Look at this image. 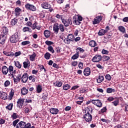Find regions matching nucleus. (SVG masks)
Masks as SVG:
<instances>
[{
  "mask_svg": "<svg viewBox=\"0 0 128 128\" xmlns=\"http://www.w3.org/2000/svg\"><path fill=\"white\" fill-rule=\"evenodd\" d=\"M64 26H66L62 24H58V23L54 24L53 26V30L54 32V34H58L59 30H60L61 32H64L66 30V28Z\"/></svg>",
  "mask_w": 128,
  "mask_h": 128,
  "instance_id": "nucleus-1",
  "label": "nucleus"
},
{
  "mask_svg": "<svg viewBox=\"0 0 128 128\" xmlns=\"http://www.w3.org/2000/svg\"><path fill=\"white\" fill-rule=\"evenodd\" d=\"M9 40L11 44H16L20 40L18 33V32H15L12 36H10Z\"/></svg>",
  "mask_w": 128,
  "mask_h": 128,
  "instance_id": "nucleus-2",
  "label": "nucleus"
},
{
  "mask_svg": "<svg viewBox=\"0 0 128 128\" xmlns=\"http://www.w3.org/2000/svg\"><path fill=\"white\" fill-rule=\"evenodd\" d=\"M82 17L80 16H74L72 18L73 24L76 26H80L82 24Z\"/></svg>",
  "mask_w": 128,
  "mask_h": 128,
  "instance_id": "nucleus-3",
  "label": "nucleus"
},
{
  "mask_svg": "<svg viewBox=\"0 0 128 128\" xmlns=\"http://www.w3.org/2000/svg\"><path fill=\"white\" fill-rule=\"evenodd\" d=\"M62 22L66 27L70 26V25L72 26V21L71 18H70L68 19L63 18Z\"/></svg>",
  "mask_w": 128,
  "mask_h": 128,
  "instance_id": "nucleus-4",
  "label": "nucleus"
},
{
  "mask_svg": "<svg viewBox=\"0 0 128 128\" xmlns=\"http://www.w3.org/2000/svg\"><path fill=\"white\" fill-rule=\"evenodd\" d=\"M42 8L48 10V12H52L54 10V9H52V6L48 2H43L42 4Z\"/></svg>",
  "mask_w": 128,
  "mask_h": 128,
  "instance_id": "nucleus-5",
  "label": "nucleus"
},
{
  "mask_svg": "<svg viewBox=\"0 0 128 128\" xmlns=\"http://www.w3.org/2000/svg\"><path fill=\"white\" fill-rule=\"evenodd\" d=\"M25 8H26V10H32V12H36V8L35 7L34 4H30L29 3L26 4Z\"/></svg>",
  "mask_w": 128,
  "mask_h": 128,
  "instance_id": "nucleus-6",
  "label": "nucleus"
},
{
  "mask_svg": "<svg viewBox=\"0 0 128 128\" xmlns=\"http://www.w3.org/2000/svg\"><path fill=\"white\" fill-rule=\"evenodd\" d=\"M102 20V16H98L94 18V20L92 21L93 24H100Z\"/></svg>",
  "mask_w": 128,
  "mask_h": 128,
  "instance_id": "nucleus-7",
  "label": "nucleus"
},
{
  "mask_svg": "<svg viewBox=\"0 0 128 128\" xmlns=\"http://www.w3.org/2000/svg\"><path fill=\"white\" fill-rule=\"evenodd\" d=\"M91 102L93 104H94V106H96L98 108H102V102L100 100H92L91 101Z\"/></svg>",
  "mask_w": 128,
  "mask_h": 128,
  "instance_id": "nucleus-8",
  "label": "nucleus"
},
{
  "mask_svg": "<svg viewBox=\"0 0 128 128\" xmlns=\"http://www.w3.org/2000/svg\"><path fill=\"white\" fill-rule=\"evenodd\" d=\"M84 118L87 122H90L92 120V114H85L84 116Z\"/></svg>",
  "mask_w": 128,
  "mask_h": 128,
  "instance_id": "nucleus-9",
  "label": "nucleus"
},
{
  "mask_svg": "<svg viewBox=\"0 0 128 128\" xmlns=\"http://www.w3.org/2000/svg\"><path fill=\"white\" fill-rule=\"evenodd\" d=\"M22 82L26 84L28 80V74L26 72L21 77Z\"/></svg>",
  "mask_w": 128,
  "mask_h": 128,
  "instance_id": "nucleus-10",
  "label": "nucleus"
},
{
  "mask_svg": "<svg viewBox=\"0 0 128 128\" xmlns=\"http://www.w3.org/2000/svg\"><path fill=\"white\" fill-rule=\"evenodd\" d=\"M102 60V56L96 54L92 59V62H98Z\"/></svg>",
  "mask_w": 128,
  "mask_h": 128,
  "instance_id": "nucleus-11",
  "label": "nucleus"
},
{
  "mask_svg": "<svg viewBox=\"0 0 128 128\" xmlns=\"http://www.w3.org/2000/svg\"><path fill=\"white\" fill-rule=\"evenodd\" d=\"M6 38H8V36L6 35H4L2 34L0 35V44H6Z\"/></svg>",
  "mask_w": 128,
  "mask_h": 128,
  "instance_id": "nucleus-12",
  "label": "nucleus"
},
{
  "mask_svg": "<svg viewBox=\"0 0 128 128\" xmlns=\"http://www.w3.org/2000/svg\"><path fill=\"white\" fill-rule=\"evenodd\" d=\"M1 70L2 72V74H4L5 76H6L8 74V70L10 71V67L8 68L6 66H4L2 68Z\"/></svg>",
  "mask_w": 128,
  "mask_h": 128,
  "instance_id": "nucleus-13",
  "label": "nucleus"
},
{
  "mask_svg": "<svg viewBox=\"0 0 128 128\" xmlns=\"http://www.w3.org/2000/svg\"><path fill=\"white\" fill-rule=\"evenodd\" d=\"M83 72L85 76H90V67L85 68Z\"/></svg>",
  "mask_w": 128,
  "mask_h": 128,
  "instance_id": "nucleus-14",
  "label": "nucleus"
},
{
  "mask_svg": "<svg viewBox=\"0 0 128 128\" xmlns=\"http://www.w3.org/2000/svg\"><path fill=\"white\" fill-rule=\"evenodd\" d=\"M24 98H20L18 100L17 104L19 108H22V106H24Z\"/></svg>",
  "mask_w": 128,
  "mask_h": 128,
  "instance_id": "nucleus-15",
  "label": "nucleus"
},
{
  "mask_svg": "<svg viewBox=\"0 0 128 128\" xmlns=\"http://www.w3.org/2000/svg\"><path fill=\"white\" fill-rule=\"evenodd\" d=\"M20 80H22V75L20 74H18L16 78H14V82L16 84H18L20 82Z\"/></svg>",
  "mask_w": 128,
  "mask_h": 128,
  "instance_id": "nucleus-16",
  "label": "nucleus"
},
{
  "mask_svg": "<svg viewBox=\"0 0 128 128\" xmlns=\"http://www.w3.org/2000/svg\"><path fill=\"white\" fill-rule=\"evenodd\" d=\"M2 34L6 36H7L8 35V27L4 26L2 28Z\"/></svg>",
  "mask_w": 128,
  "mask_h": 128,
  "instance_id": "nucleus-17",
  "label": "nucleus"
},
{
  "mask_svg": "<svg viewBox=\"0 0 128 128\" xmlns=\"http://www.w3.org/2000/svg\"><path fill=\"white\" fill-rule=\"evenodd\" d=\"M14 12H15V16H20V12H22V10L20 8L17 7L15 8Z\"/></svg>",
  "mask_w": 128,
  "mask_h": 128,
  "instance_id": "nucleus-18",
  "label": "nucleus"
},
{
  "mask_svg": "<svg viewBox=\"0 0 128 128\" xmlns=\"http://www.w3.org/2000/svg\"><path fill=\"white\" fill-rule=\"evenodd\" d=\"M50 110L52 114H58L60 112V110H58V109L56 108H50Z\"/></svg>",
  "mask_w": 128,
  "mask_h": 128,
  "instance_id": "nucleus-19",
  "label": "nucleus"
},
{
  "mask_svg": "<svg viewBox=\"0 0 128 128\" xmlns=\"http://www.w3.org/2000/svg\"><path fill=\"white\" fill-rule=\"evenodd\" d=\"M28 93V88L26 89V87H23L21 89V94L22 96H26Z\"/></svg>",
  "mask_w": 128,
  "mask_h": 128,
  "instance_id": "nucleus-20",
  "label": "nucleus"
},
{
  "mask_svg": "<svg viewBox=\"0 0 128 128\" xmlns=\"http://www.w3.org/2000/svg\"><path fill=\"white\" fill-rule=\"evenodd\" d=\"M25 125H26V122L21 121L17 124L16 128H24Z\"/></svg>",
  "mask_w": 128,
  "mask_h": 128,
  "instance_id": "nucleus-21",
  "label": "nucleus"
},
{
  "mask_svg": "<svg viewBox=\"0 0 128 128\" xmlns=\"http://www.w3.org/2000/svg\"><path fill=\"white\" fill-rule=\"evenodd\" d=\"M5 56H14V52H6V51H4L3 52Z\"/></svg>",
  "mask_w": 128,
  "mask_h": 128,
  "instance_id": "nucleus-22",
  "label": "nucleus"
},
{
  "mask_svg": "<svg viewBox=\"0 0 128 128\" xmlns=\"http://www.w3.org/2000/svg\"><path fill=\"white\" fill-rule=\"evenodd\" d=\"M44 34L46 38H48L50 36V32L48 30H44Z\"/></svg>",
  "mask_w": 128,
  "mask_h": 128,
  "instance_id": "nucleus-23",
  "label": "nucleus"
},
{
  "mask_svg": "<svg viewBox=\"0 0 128 128\" xmlns=\"http://www.w3.org/2000/svg\"><path fill=\"white\" fill-rule=\"evenodd\" d=\"M36 56V52H34L33 54L30 56V60L31 62H34Z\"/></svg>",
  "mask_w": 128,
  "mask_h": 128,
  "instance_id": "nucleus-24",
  "label": "nucleus"
},
{
  "mask_svg": "<svg viewBox=\"0 0 128 128\" xmlns=\"http://www.w3.org/2000/svg\"><path fill=\"white\" fill-rule=\"evenodd\" d=\"M89 46H91L92 48H94L98 46L96 44V42L94 40H92L89 42Z\"/></svg>",
  "mask_w": 128,
  "mask_h": 128,
  "instance_id": "nucleus-25",
  "label": "nucleus"
},
{
  "mask_svg": "<svg viewBox=\"0 0 128 128\" xmlns=\"http://www.w3.org/2000/svg\"><path fill=\"white\" fill-rule=\"evenodd\" d=\"M9 72H10V74L12 76V78H14V66H9Z\"/></svg>",
  "mask_w": 128,
  "mask_h": 128,
  "instance_id": "nucleus-26",
  "label": "nucleus"
},
{
  "mask_svg": "<svg viewBox=\"0 0 128 128\" xmlns=\"http://www.w3.org/2000/svg\"><path fill=\"white\" fill-rule=\"evenodd\" d=\"M85 114H92V108H86Z\"/></svg>",
  "mask_w": 128,
  "mask_h": 128,
  "instance_id": "nucleus-27",
  "label": "nucleus"
},
{
  "mask_svg": "<svg viewBox=\"0 0 128 128\" xmlns=\"http://www.w3.org/2000/svg\"><path fill=\"white\" fill-rule=\"evenodd\" d=\"M104 76H100L98 77H96V80L98 84H100V82H104Z\"/></svg>",
  "mask_w": 128,
  "mask_h": 128,
  "instance_id": "nucleus-28",
  "label": "nucleus"
},
{
  "mask_svg": "<svg viewBox=\"0 0 128 128\" xmlns=\"http://www.w3.org/2000/svg\"><path fill=\"white\" fill-rule=\"evenodd\" d=\"M0 98L4 100H8V94L4 92H2Z\"/></svg>",
  "mask_w": 128,
  "mask_h": 128,
  "instance_id": "nucleus-29",
  "label": "nucleus"
},
{
  "mask_svg": "<svg viewBox=\"0 0 128 128\" xmlns=\"http://www.w3.org/2000/svg\"><path fill=\"white\" fill-rule=\"evenodd\" d=\"M79 56H80V52H76V54L72 56V60H77V58H78Z\"/></svg>",
  "mask_w": 128,
  "mask_h": 128,
  "instance_id": "nucleus-30",
  "label": "nucleus"
},
{
  "mask_svg": "<svg viewBox=\"0 0 128 128\" xmlns=\"http://www.w3.org/2000/svg\"><path fill=\"white\" fill-rule=\"evenodd\" d=\"M118 30L122 34H126V28L124 26H119L118 27Z\"/></svg>",
  "mask_w": 128,
  "mask_h": 128,
  "instance_id": "nucleus-31",
  "label": "nucleus"
},
{
  "mask_svg": "<svg viewBox=\"0 0 128 128\" xmlns=\"http://www.w3.org/2000/svg\"><path fill=\"white\" fill-rule=\"evenodd\" d=\"M32 32V30L28 26H25L22 28L23 32Z\"/></svg>",
  "mask_w": 128,
  "mask_h": 128,
  "instance_id": "nucleus-32",
  "label": "nucleus"
},
{
  "mask_svg": "<svg viewBox=\"0 0 128 128\" xmlns=\"http://www.w3.org/2000/svg\"><path fill=\"white\" fill-rule=\"evenodd\" d=\"M106 32L105 30L104 29H101L100 30H99L98 32V36H104Z\"/></svg>",
  "mask_w": 128,
  "mask_h": 128,
  "instance_id": "nucleus-33",
  "label": "nucleus"
},
{
  "mask_svg": "<svg viewBox=\"0 0 128 128\" xmlns=\"http://www.w3.org/2000/svg\"><path fill=\"white\" fill-rule=\"evenodd\" d=\"M42 88L40 84H38L36 87V92L40 94V92H42Z\"/></svg>",
  "mask_w": 128,
  "mask_h": 128,
  "instance_id": "nucleus-34",
  "label": "nucleus"
},
{
  "mask_svg": "<svg viewBox=\"0 0 128 128\" xmlns=\"http://www.w3.org/2000/svg\"><path fill=\"white\" fill-rule=\"evenodd\" d=\"M36 77L34 76H30L28 77V80H32V82H36Z\"/></svg>",
  "mask_w": 128,
  "mask_h": 128,
  "instance_id": "nucleus-35",
  "label": "nucleus"
},
{
  "mask_svg": "<svg viewBox=\"0 0 128 128\" xmlns=\"http://www.w3.org/2000/svg\"><path fill=\"white\" fill-rule=\"evenodd\" d=\"M11 26H16V24H18V19L16 18H14L11 21Z\"/></svg>",
  "mask_w": 128,
  "mask_h": 128,
  "instance_id": "nucleus-36",
  "label": "nucleus"
},
{
  "mask_svg": "<svg viewBox=\"0 0 128 128\" xmlns=\"http://www.w3.org/2000/svg\"><path fill=\"white\" fill-rule=\"evenodd\" d=\"M70 86L68 84H65L63 85V90H70Z\"/></svg>",
  "mask_w": 128,
  "mask_h": 128,
  "instance_id": "nucleus-37",
  "label": "nucleus"
},
{
  "mask_svg": "<svg viewBox=\"0 0 128 128\" xmlns=\"http://www.w3.org/2000/svg\"><path fill=\"white\" fill-rule=\"evenodd\" d=\"M14 64L16 68H22V65L18 61H14Z\"/></svg>",
  "mask_w": 128,
  "mask_h": 128,
  "instance_id": "nucleus-38",
  "label": "nucleus"
},
{
  "mask_svg": "<svg viewBox=\"0 0 128 128\" xmlns=\"http://www.w3.org/2000/svg\"><path fill=\"white\" fill-rule=\"evenodd\" d=\"M12 106H14V104L10 103L6 107V110H12Z\"/></svg>",
  "mask_w": 128,
  "mask_h": 128,
  "instance_id": "nucleus-39",
  "label": "nucleus"
},
{
  "mask_svg": "<svg viewBox=\"0 0 128 128\" xmlns=\"http://www.w3.org/2000/svg\"><path fill=\"white\" fill-rule=\"evenodd\" d=\"M116 92V90L113 89L112 88H107L106 92L108 94H112V92Z\"/></svg>",
  "mask_w": 128,
  "mask_h": 128,
  "instance_id": "nucleus-40",
  "label": "nucleus"
},
{
  "mask_svg": "<svg viewBox=\"0 0 128 128\" xmlns=\"http://www.w3.org/2000/svg\"><path fill=\"white\" fill-rule=\"evenodd\" d=\"M51 56H52V54H50V52H47L44 54V58H46V60H50Z\"/></svg>",
  "mask_w": 128,
  "mask_h": 128,
  "instance_id": "nucleus-41",
  "label": "nucleus"
},
{
  "mask_svg": "<svg viewBox=\"0 0 128 128\" xmlns=\"http://www.w3.org/2000/svg\"><path fill=\"white\" fill-rule=\"evenodd\" d=\"M54 84H55L56 86H58V88H60L62 86V82H56V83H54Z\"/></svg>",
  "mask_w": 128,
  "mask_h": 128,
  "instance_id": "nucleus-42",
  "label": "nucleus"
},
{
  "mask_svg": "<svg viewBox=\"0 0 128 128\" xmlns=\"http://www.w3.org/2000/svg\"><path fill=\"white\" fill-rule=\"evenodd\" d=\"M67 38H68L72 42H74V36L72 34H69Z\"/></svg>",
  "mask_w": 128,
  "mask_h": 128,
  "instance_id": "nucleus-43",
  "label": "nucleus"
},
{
  "mask_svg": "<svg viewBox=\"0 0 128 128\" xmlns=\"http://www.w3.org/2000/svg\"><path fill=\"white\" fill-rule=\"evenodd\" d=\"M10 86V80H7L4 83V88H8V86Z\"/></svg>",
  "mask_w": 128,
  "mask_h": 128,
  "instance_id": "nucleus-44",
  "label": "nucleus"
},
{
  "mask_svg": "<svg viewBox=\"0 0 128 128\" xmlns=\"http://www.w3.org/2000/svg\"><path fill=\"white\" fill-rule=\"evenodd\" d=\"M48 50L52 54H54V48H52V46H48Z\"/></svg>",
  "mask_w": 128,
  "mask_h": 128,
  "instance_id": "nucleus-45",
  "label": "nucleus"
},
{
  "mask_svg": "<svg viewBox=\"0 0 128 128\" xmlns=\"http://www.w3.org/2000/svg\"><path fill=\"white\" fill-rule=\"evenodd\" d=\"M23 64H24V68H28V64H30V62H28V60L27 62H23Z\"/></svg>",
  "mask_w": 128,
  "mask_h": 128,
  "instance_id": "nucleus-46",
  "label": "nucleus"
},
{
  "mask_svg": "<svg viewBox=\"0 0 128 128\" xmlns=\"http://www.w3.org/2000/svg\"><path fill=\"white\" fill-rule=\"evenodd\" d=\"M30 42L28 40L24 41L21 43L22 46H26L27 44H30Z\"/></svg>",
  "mask_w": 128,
  "mask_h": 128,
  "instance_id": "nucleus-47",
  "label": "nucleus"
},
{
  "mask_svg": "<svg viewBox=\"0 0 128 128\" xmlns=\"http://www.w3.org/2000/svg\"><path fill=\"white\" fill-rule=\"evenodd\" d=\"M45 44L47 45L48 46H51L52 44H54V42L50 40H46L45 42Z\"/></svg>",
  "mask_w": 128,
  "mask_h": 128,
  "instance_id": "nucleus-48",
  "label": "nucleus"
},
{
  "mask_svg": "<svg viewBox=\"0 0 128 128\" xmlns=\"http://www.w3.org/2000/svg\"><path fill=\"white\" fill-rule=\"evenodd\" d=\"M38 22H35L34 24H32V26H31L32 30H36V26H38Z\"/></svg>",
  "mask_w": 128,
  "mask_h": 128,
  "instance_id": "nucleus-49",
  "label": "nucleus"
},
{
  "mask_svg": "<svg viewBox=\"0 0 128 128\" xmlns=\"http://www.w3.org/2000/svg\"><path fill=\"white\" fill-rule=\"evenodd\" d=\"M48 96V94L46 92L42 96V98L44 100H47Z\"/></svg>",
  "mask_w": 128,
  "mask_h": 128,
  "instance_id": "nucleus-50",
  "label": "nucleus"
},
{
  "mask_svg": "<svg viewBox=\"0 0 128 128\" xmlns=\"http://www.w3.org/2000/svg\"><path fill=\"white\" fill-rule=\"evenodd\" d=\"M70 42L72 41L68 38H66L64 40V42H65V44H70Z\"/></svg>",
  "mask_w": 128,
  "mask_h": 128,
  "instance_id": "nucleus-51",
  "label": "nucleus"
},
{
  "mask_svg": "<svg viewBox=\"0 0 128 128\" xmlns=\"http://www.w3.org/2000/svg\"><path fill=\"white\" fill-rule=\"evenodd\" d=\"M76 50H78V52H80L81 54H82V52H84V50L82 48H78Z\"/></svg>",
  "mask_w": 128,
  "mask_h": 128,
  "instance_id": "nucleus-52",
  "label": "nucleus"
},
{
  "mask_svg": "<svg viewBox=\"0 0 128 128\" xmlns=\"http://www.w3.org/2000/svg\"><path fill=\"white\" fill-rule=\"evenodd\" d=\"M55 18H58V20L61 19V20H62L64 18V17H62V15H60V14H56L55 16Z\"/></svg>",
  "mask_w": 128,
  "mask_h": 128,
  "instance_id": "nucleus-53",
  "label": "nucleus"
},
{
  "mask_svg": "<svg viewBox=\"0 0 128 128\" xmlns=\"http://www.w3.org/2000/svg\"><path fill=\"white\" fill-rule=\"evenodd\" d=\"M110 58L108 56H104L102 57V59L104 62H108Z\"/></svg>",
  "mask_w": 128,
  "mask_h": 128,
  "instance_id": "nucleus-54",
  "label": "nucleus"
},
{
  "mask_svg": "<svg viewBox=\"0 0 128 128\" xmlns=\"http://www.w3.org/2000/svg\"><path fill=\"white\" fill-rule=\"evenodd\" d=\"M108 111V108H106V106H104L102 109L100 110V112L102 114L104 112H106Z\"/></svg>",
  "mask_w": 128,
  "mask_h": 128,
  "instance_id": "nucleus-55",
  "label": "nucleus"
},
{
  "mask_svg": "<svg viewBox=\"0 0 128 128\" xmlns=\"http://www.w3.org/2000/svg\"><path fill=\"white\" fill-rule=\"evenodd\" d=\"M112 104H113L114 106H118V104H120V100H117L113 102H112Z\"/></svg>",
  "mask_w": 128,
  "mask_h": 128,
  "instance_id": "nucleus-56",
  "label": "nucleus"
},
{
  "mask_svg": "<svg viewBox=\"0 0 128 128\" xmlns=\"http://www.w3.org/2000/svg\"><path fill=\"white\" fill-rule=\"evenodd\" d=\"M105 78L106 80H112V76L108 74L106 75Z\"/></svg>",
  "mask_w": 128,
  "mask_h": 128,
  "instance_id": "nucleus-57",
  "label": "nucleus"
},
{
  "mask_svg": "<svg viewBox=\"0 0 128 128\" xmlns=\"http://www.w3.org/2000/svg\"><path fill=\"white\" fill-rule=\"evenodd\" d=\"M18 122H20V120L18 119H17L16 120H14V122H13V126L14 127V126H16V124H18Z\"/></svg>",
  "mask_w": 128,
  "mask_h": 128,
  "instance_id": "nucleus-58",
  "label": "nucleus"
},
{
  "mask_svg": "<svg viewBox=\"0 0 128 128\" xmlns=\"http://www.w3.org/2000/svg\"><path fill=\"white\" fill-rule=\"evenodd\" d=\"M78 66L79 68H80V70H82V68H84V63L80 62L78 64Z\"/></svg>",
  "mask_w": 128,
  "mask_h": 128,
  "instance_id": "nucleus-59",
  "label": "nucleus"
},
{
  "mask_svg": "<svg viewBox=\"0 0 128 128\" xmlns=\"http://www.w3.org/2000/svg\"><path fill=\"white\" fill-rule=\"evenodd\" d=\"M32 126V124H30V123H25V126L24 127V128H30V127Z\"/></svg>",
  "mask_w": 128,
  "mask_h": 128,
  "instance_id": "nucleus-60",
  "label": "nucleus"
},
{
  "mask_svg": "<svg viewBox=\"0 0 128 128\" xmlns=\"http://www.w3.org/2000/svg\"><path fill=\"white\" fill-rule=\"evenodd\" d=\"M12 118L13 120H16L18 118V116L16 115V113H13V114L12 116Z\"/></svg>",
  "mask_w": 128,
  "mask_h": 128,
  "instance_id": "nucleus-61",
  "label": "nucleus"
},
{
  "mask_svg": "<svg viewBox=\"0 0 128 128\" xmlns=\"http://www.w3.org/2000/svg\"><path fill=\"white\" fill-rule=\"evenodd\" d=\"M9 96L14 97V89H11V91L10 92Z\"/></svg>",
  "mask_w": 128,
  "mask_h": 128,
  "instance_id": "nucleus-62",
  "label": "nucleus"
},
{
  "mask_svg": "<svg viewBox=\"0 0 128 128\" xmlns=\"http://www.w3.org/2000/svg\"><path fill=\"white\" fill-rule=\"evenodd\" d=\"M20 54H22V52H20V51L16 52L15 54H14V56L16 57L18 56H20Z\"/></svg>",
  "mask_w": 128,
  "mask_h": 128,
  "instance_id": "nucleus-63",
  "label": "nucleus"
},
{
  "mask_svg": "<svg viewBox=\"0 0 128 128\" xmlns=\"http://www.w3.org/2000/svg\"><path fill=\"white\" fill-rule=\"evenodd\" d=\"M102 52L103 54H108V51L104 49L102 50Z\"/></svg>",
  "mask_w": 128,
  "mask_h": 128,
  "instance_id": "nucleus-64",
  "label": "nucleus"
}]
</instances>
